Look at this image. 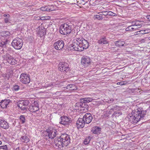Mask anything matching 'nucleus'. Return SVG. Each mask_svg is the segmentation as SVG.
I'll return each mask as SVG.
<instances>
[{
	"instance_id": "nucleus-26",
	"label": "nucleus",
	"mask_w": 150,
	"mask_h": 150,
	"mask_svg": "<svg viewBox=\"0 0 150 150\" xmlns=\"http://www.w3.org/2000/svg\"><path fill=\"white\" fill-rule=\"evenodd\" d=\"M93 99L91 98H86L81 99V102L86 104V103H89L91 102Z\"/></svg>"
},
{
	"instance_id": "nucleus-36",
	"label": "nucleus",
	"mask_w": 150,
	"mask_h": 150,
	"mask_svg": "<svg viewBox=\"0 0 150 150\" xmlns=\"http://www.w3.org/2000/svg\"><path fill=\"white\" fill-rule=\"evenodd\" d=\"M142 25L140 23H137V24H135V25L133 27L134 28H136V29L138 28H139L141 27Z\"/></svg>"
},
{
	"instance_id": "nucleus-5",
	"label": "nucleus",
	"mask_w": 150,
	"mask_h": 150,
	"mask_svg": "<svg viewBox=\"0 0 150 150\" xmlns=\"http://www.w3.org/2000/svg\"><path fill=\"white\" fill-rule=\"evenodd\" d=\"M11 45L16 50L21 48L23 44L22 39L19 38H16L13 39L11 42Z\"/></svg>"
},
{
	"instance_id": "nucleus-2",
	"label": "nucleus",
	"mask_w": 150,
	"mask_h": 150,
	"mask_svg": "<svg viewBox=\"0 0 150 150\" xmlns=\"http://www.w3.org/2000/svg\"><path fill=\"white\" fill-rule=\"evenodd\" d=\"M70 142L69 136L66 134H63L55 139L54 143L56 146L58 148H61V146L63 147L64 146H68Z\"/></svg>"
},
{
	"instance_id": "nucleus-48",
	"label": "nucleus",
	"mask_w": 150,
	"mask_h": 150,
	"mask_svg": "<svg viewBox=\"0 0 150 150\" xmlns=\"http://www.w3.org/2000/svg\"><path fill=\"white\" fill-rule=\"evenodd\" d=\"M113 101H114V99H112L108 100V103H111Z\"/></svg>"
},
{
	"instance_id": "nucleus-20",
	"label": "nucleus",
	"mask_w": 150,
	"mask_h": 150,
	"mask_svg": "<svg viewBox=\"0 0 150 150\" xmlns=\"http://www.w3.org/2000/svg\"><path fill=\"white\" fill-rule=\"evenodd\" d=\"M81 44V47L83 48V51L84 49H86L88 48L89 46L88 43L87 41L83 39Z\"/></svg>"
},
{
	"instance_id": "nucleus-44",
	"label": "nucleus",
	"mask_w": 150,
	"mask_h": 150,
	"mask_svg": "<svg viewBox=\"0 0 150 150\" xmlns=\"http://www.w3.org/2000/svg\"><path fill=\"white\" fill-rule=\"evenodd\" d=\"M46 6L45 7H43L40 8V10L42 11H46Z\"/></svg>"
},
{
	"instance_id": "nucleus-17",
	"label": "nucleus",
	"mask_w": 150,
	"mask_h": 150,
	"mask_svg": "<svg viewBox=\"0 0 150 150\" xmlns=\"http://www.w3.org/2000/svg\"><path fill=\"white\" fill-rule=\"evenodd\" d=\"M0 127L6 129L9 128V126L7 122L0 119Z\"/></svg>"
},
{
	"instance_id": "nucleus-6",
	"label": "nucleus",
	"mask_w": 150,
	"mask_h": 150,
	"mask_svg": "<svg viewBox=\"0 0 150 150\" xmlns=\"http://www.w3.org/2000/svg\"><path fill=\"white\" fill-rule=\"evenodd\" d=\"M29 103V102L28 100H21L18 101L17 103V105L22 110L24 111L28 109V107L27 106Z\"/></svg>"
},
{
	"instance_id": "nucleus-33",
	"label": "nucleus",
	"mask_w": 150,
	"mask_h": 150,
	"mask_svg": "<svg viewBox=\"0 0 150 150\" xmlns=\"http://www.w3.org/2000/svg\"><path fill=\"white\" fill-rule=\"evenodd\" d=\"M132 26L131 25L129 26L128 27L126 28L125 29V30L126 31H132L134 30H136V28L132 27Z\"/></svg>"
},
{
	"instance_id": "nucleus-16",
	"label": "nucleus",
	"mask_w": 150,
	"mask_h": 150,
	"mask_svg": "<svg viewBox=\"0 0 150 150\" xmlns=\"http://www.w3.org/2000/svg\"><path fill=\"white\" fill-rule=\"evenodd\" d=\"M83 117L82 118H78L76 122V125L77 126L81 128L83 127L84 125L86 124V122L84 121Z\"/></svg>"
},
{
	"instance_id": "nucleus-53",
	"label": "nucleus",
	"mask_w": 150,
	"mask_h": 150,
	"mask_svg": "<svg viewBox=\"0 0 150 150\" xmlns=\"http://www.w3.org/2000/svg\"><path fill=\"white\" fill-rule=\"evenodd\" d=\"M2 144V142L1 141H0V145L1 144Z\"/></svg>"
},
{
	"instance_id": "nucleus-43",
	"label": "nucleus",
	"mask_w": 150,
	"mask_h": 150,
	"mask_svg": "<svg viewBox=\"0 0 150 150\" xmlns=\"http://www.w3.org/2000/svg\"><path fill=\"white\" fill-rule=\"evenodd\" d=\"M9 17H6V18H4V22H5V23H8L9 22Z\"/></svg>"
},
{
	"instance_id": "nucleus-55",
	"label": "nucleus",
	"mask_w": 150,
	"mask_h": 150,
	"mask_svg": "<svg viewBox=\"0 0 150 150\" xmlns=\"http://www.w3.org/2000/svg\"><path fill=\"white\" fill-rule=\"evenodd\" d=\"M149 39L150 40V36L149 38Z\"/></svg>"
},
{
	"instance_id": "nucleus-27",
	"label": "nucleus",
	"mask_w": 150,
	"mask_h": 150,
	"mask_svg": "<svg viewBox=\"0 0 150 150\" xmlns=\"http://www.w3.org/2000/svg\"><path fill=\"white\" fill-rule=\"evenodd\" d=\"M75 39L76 41L75 42H76V43H78L79 45L81 44L82 42H83L82 41L83 39L81 37L79 36V37H76Z\"/></svg>"
},
{
	"instance_id": "nucleus-14",
	"label": "nucleus",
	"mask_w": 150,
	"mask_h": 150,
	"mask_svg": "<svg viewBox=\"0 0 150 150\" xmlns=\"http://www.w3.org/2000/svg\"><path fill=\"white\" fill-rule=\"evenodd\" d=\"M83 118L84 121L86 122V124H89L91 122L93 117L91 113L88 112L85 114L83 116Z\"/></svg>"
},
{
	"instance_id": "nucleus-19",
	"label": "nucleus",
	"mask_w": 150,
	"mask_h": 150,
	"mask_svg": "<svg viewBox=\"0 0 150 150\" xmlns=\"http://www.w3.org/2000/svg\"><path fill=\"white\" fill-rule=\"evenodd\" d=\"M108 41L106 38L105 37H103L101 38L98 41V43L100 45L106 44H108Z\"/></svg>"
},
{
	"instance_id": "nucleus-32",
	"label": "nucleus",
	"mask_w": 150,
	"mask_h": 150,
	"mask_svg": "<svg viewBox=\"0 0 150 150\" xmlns=\"http://www.w3.org/2000/svg\"><path fill=\"white\" fill-rule=\"evenodd\" d=\"M94 19H97L98 20H101L103 19V17L101 15H94Z\"/></svg>"
},
{
	"instance_id": "nucleus-23",
	"label": "nucleus",
	"mask_w": 150,
	"mask_h": 150,
	"mask_svg": "<svg viewBox=\"0 0 150 150\" xmlns=\"http://www.w3.org/2000/svg\"><path fill=\"white\" fill-rule=\"evenodd\" d=\"M66 88L70 90H77V88L74 84H69L66 86Z\"/></svg>"
},
{
	"instance_id": "nucleus-39",
	"label": "nucleus",
	"mask_w": 150,
	"mask_h": 150,
	"mask_svg": "<svg viewBox=\"0 0 150 150\" xmlns=\"http://www.w3.org/2000/svg\"><path fill=\"white\" fill-rule=\"evenodd\" d=\"M117 85H120V86H122L126 84V82H125V81H121L117 82Z\"/></svg>"
},
{
	"instance_id": "nucleus-45",
	"label": "nucleus",
	"mask_w": 150,
	"mask_h": 150,
	"mask_svg": "<svg viewBox=\"0 0 150 150\" xmlns=\"http://www.w3.org/2000/svg\"><path fill=\"white\" fill-rule=\"evenodd\" d=\"M137 4V3H133L132 4H131L130 5L132 7H137L136 4Z\"/></svg>"
},
{
	"instance_id": "nucleus-13",
	"label": "nucleus",
	"mask_w": 150,
	"mask_h": 150,
	"mask_svg": "<svg viewBox=\"0 0 150 150\" xmlns=\"http://www.w3.org/2000/svg\"><path fill=\"white\" fill-rule=\"evenodd\" d=\"M64 43L62 40H59L54 42V46L55 49L57 50H61L64 47Z\"/></svg>"
},
{
	"instance_id": "nucleus-41",
	"label": "nucleus",
	"mask_w": 150,
	"mask_h": 150,
	"mask_svg": "<svg viewBox=\"0 0 150 150\" xmlns=\"http://www.w3.org/2000/svg\"><path fill=\"white\" fill-rule=\"evenodd\" d=\"M4 33H3V34H4V36H9L10 35V33L8 31H5Z\"/></svg>"
},
{
	"instance_id": "nucleus-1",
	"label": "nucleus",
	"mask_w": 150,
	"mask_h": 150,
	"mask_svg": "<svg viewBox=\"0 0 150 150\" xmlns=\"http://www.w3.org/2000/svg\"><path fill=\"white\" fill-rule=\"evenodd\" d=\"M142 109L139 108L134 111H133L131 114L128 116L129 120L131 122L137 123L140 120H143L146 114V111Z\"/></svg>"
},
{
	"instance_id": "nucleus-8",
	"label": "nucleus",
	"mask_w": 150,
	"mask_h": 150,
	"mask_svg": "<svg viewBox=\"0 0 150 150\" xmlns=\"http://www.w3.org/2000/svg\"><path fill=\"white\" fill-rule=\"evenodd\" d=\"M58 69L61 71L68 73L70 69L68 64L65 62H61L58 65Z\"/></svg>"
},
{
	"instance_id": "nucleus-30",
	"label": "nucleus",
	"mask_w": 150,
	"mask_h": 150,
	"mask_svg": "<svg viewBox=\"0 0 150 150\" xmlns=\"http://www.w3.org/2000/svg\"><path fill=\"white\" fill-rule=\"evenodd\" d=\"M8 41V40L7 39L5 41H2L0 42V46L3 47H6V45Z\"/></svg>"
},
{
	"instance_id": "nucleus-49",
	"label": "nucleus",
	"mask_w": 150,
	"mask_h": 150,
	"mask_svg": "<svg viewBox=\"0 0 150 150\" xmlns=\"http://www.w3.org/2000/svg\"><path fill=\"white\" fill-rule=\"evenodd\" d=\"M146 17L148 20L150 21V15L147 16Z\"/></svg>"
},
{
	"instance_id": "nucleus-7",
	"label": "nucleus",
	"mask_w": 150,
	"mask_h": 150,
	"mask_svg": "<svg viewBox=\"0 0 150 150\" xmlns=\"http://www.w3.org/2000/svg\"><path fill=\"white\" fill-rule=\"evenodd\" d=\"M29 111L33 113H37V114H39V113L37 112L39 110V104L36 101H34V103L30 105L28 108Z\"/></svg>"
},
{
	"instance_id": "nucleus-54",
	"label": "nucleus",
	"mask_w": 150,
	"mask_h": 150,
	"mask_svg": "<svg viewBox=\"0 0 150 150\" xmlns=\"http://www.w3.org/2000/svg\"><path fill=\"white\" fill-rule=\"evenodd\" d=\"M144 40V39H142L141 40V41L142 42V41H143V40Z\"/></svg>"
},
{
	"instance_id": "nucleus-18",
	"label": "nucleus",
	"mask_w": 150,
	"mask_h": 150,
	"mask_svg": "<svg viewBox=\"0 0 150 150\" xmlns=\"http://www.w3.org/2000/svg\"><path fill=\"white\" fill-rule=\"evenodd\" d=\"M90 59L88 57H83L81 58V62L82 64L86 65L90 63Z\"/></svg>"
},
{
	"instance_id": "nucleus-9",
	"label": "nucleus",
	"mask_w": 150,
	"mask_h": 150,
	"mask_svg": "<svg viewBox=\"0 0 150 150\" xmlns=\"http://www.w3.org/2000/svg\"><path fill=\"white\" fill-rule=\"evenodd\" d=\"M20 79L21 82L25 84L29 83L30 81L29 76L27 74L23 73L21 75Z\"/></svg>"
},
{
	"instance_id": "nucleus-56",
	"label": "nucleus",
	"mask_w": 150,
	"mask_h": 150,
	"mask_svg": "<svg viewBox=\"0 0 150 150\" xmlns=\"http://www.w3.org/2000/svg\"><path fill=\"white\" fill-rule=\"evenodd\" d=\"M146 31V32H147L146 30H145Z\"/></svg>"
},
{
	"instance_id": "nucleus-12",
	"label": "nucleus",
	"mask_w": 150,
	"mask_h": 150,
	"mask_svg": "<svg viewBox=\"0 0 150 150\" xmlns=\"http://www.w3.org/2000/svg\"><path fill=\"white\" fill-rule=\"evenodd\" d=\"M61 121L59 123L63 125H68L71 122V119L67 116H63L60 117Z\"/></svg>"
},
{
	"instance_id": "nucleus-42",
	"label": "nucleus",
	"mask_w": 150,
	"mask_h": 150,
	"mask_svg": "<svg viewBox=\"0 0 150 150\" xmlns=\"http://www.w3.org/2000/svg\"><path fill=\"white\" fill-rule=\"evenodd\" d=\"M140 23V22L138 21H133L132 22V25H131L132 26L134 27L135 24H137V23Z\"/></svg>"
},
{
	"instance_id": "nucleus-50",
	"label": "nucleus",
	"mask_w": 150,
	"mask_h": 150,
	"mask_svg": "<svg viewBox=\"0 0 150 150\" xmlns=\"http://www.w3.org/2000/svg\"><path fill=\"white\" fill-rule=\"evenodd\" d=\"M54 83H50L48 84V86H51L53 85L54 86Z\"/></svg>"
},
{
	"instance_id": "nucleus-25",
	"label": "nucleus",
	"mask_w": 150,
	"mask_h": 150,
	"mask_svg": "<svg viewBox=\"0 0 150 150\" xmlns=\"http://www.w3.org/2000/svg\"><path fill=\"white\" fill-rule=\"evenodd\" d=\"M125 43L124 41H117L115 42V45L119 47L124 46V44Z\"/></svg>"
},
{
	"instance_id": "nucleus-34",
	"label": "nucleus",
	"mask_w": 150,
	"mask_h": 150,
	"mask_svg": "<svg viewBox=\"0 0 150 150\" xmlns=\"http://www.w3.org/2000/svg\"><path fill=\"white\" fill-rule=\"evenodd\" d=\"M46 11H52L54 10L53 8H52L53 6H46Z\"/></svg>"
},
{
	"instance_id": "nucleus-29",
	"label": "nucleus",
	"mask_w": 150,
	"mask_h": 150,
	"mask_svg": "<svg viewBox=\"0 0 150 150\" xmlns=\"http://www.w3.org/2000/svg\"><path fill=\"white\" fill-rule=\"evenodd\" d=\"M19 119L21 123L24 124L25 122V119L24 115H21L19 117Z\"/></svg>"
},
{
	"instance_id": "nucleus-38",
	"label": "nucleus",
	"mask_w": 150,
	"mask_h": 150,
	"mask_svg": "<svg viewBox=\"0 0 150 150\" xmlns=\"http://www.w3.org/2000/svg\"><path fill=\"white\" fill-rule=\"evenodd\" d=\"M99 15H107V11H103L101 12H98V13Z\"/></svg>"
},
{
	"instance_id": "nucleus-3",
	"label": "nucleus",
	"mask_w": 150,
	"mask_h": 150,
	"mask_svg": "<svg viewBox=\"0 0 150 150\" xmlns=\"http://www.w3.org/2000/svg\"><path fill=\"white\" fill-rule=\"evenodd\" d=\"M57 132L55 129L50 128L43 132V138L46 140L53 139L57 134Z\"/></svg>"
},
{
	"instance_id": "nucleus-40",
	"label": "nucleus",
	"mask_w": 150,
	"mask_h": 150,
	"mask_svg": "<svg viewBox=\"0 0 150 150\" xmlns=\"http://www.w3.org/2000/svg\"><path fill=\"white\" fill-rule=\"evenodd\" d=\"M3 149L4 150H8V148L6 145H5L3 146H0V149Z\"/></svg>"
},
{
	"instance_id": "nucleus-11",
	"label": "nucleus",
	"mask_w": 150,
	"mask_h": 150,
	"mask_svg": "<svg viewBox=\"0 0 150 150\" xmlns=\"http://www.w3.org/2000/svg\"><path fill=\"white\" fill-rule=\"evenodd\" d=\"M81 44L79 45L76 42H74L71 45L70 50L73 51H83V48L81 47Z\"/></svg>"
},
{
	"instance_id": "nucleus-10",
	"label": "nucleus",
	"mask_w": 150,
	"mask_h": 150,
	"mask_svg": "<svg viewBox=\"0 0 150 150\" xmlns=\"http://www.w3.org/2000/svg\"><path fill=\"white\" fill-rule=\"evenodd\" d=\"M5 59L9 64L14 65L17 63L16 60L12 56L9 54H7L5 56Z\"/></svg>"
},
{
	"instance_id": "nucleus-52",
	"label": "nucleus",
	"mask_w": 150,
	"mask_h": 150,
	"mask_svg": "<svg viewBox=\"0 0 150 150\" xmlns=\"http://www.w3.org/2000/svg\"><path fill=\"white\" fill-rule=\"evenodd\" d=\"M66 1H68V0H65L64 1L66 2Z\"/></svg>"
},
{
	"instance_id": "nucleus-28",
	"label": "nucleus",
	"mask_w": 150,
	"mask_h": 150,
	"mask_svg": "<svg viewBox=\"0 0 150 150\" xmlns=\"http://www.w3.org/2000/svg\"><path fill=\"white\" fill-rule=\"evenodd\" d=\"M101 129L99 127H96L94 128L93 133L94 134H98L100 133Z\"/></svg>"
},
{
	"instance_id": "nucleus-46",
	"label": "nucleus",
	"mask_w": 150,
	"mask_h": 150,
	"mask_svg": "<svg viewBox=\"0 0 150 150\" xmlns=\"http://www.w3.org/2000/svg\"><path fill=\"white\" fill-rule=\"evenodd\" d=\"M89 141H88L86 139H85L84 141V144H87L89 143Z\"/></svg>"
},
{
	"instance_id": "nucleus-4",
	"label": "nucleus",
	"mask_w": 150,
	"mask_h": 150,
	"mask_svg": "<svg viewBox=\"0 0 150 150\" xmlns=\"http://www.w3.org/2000/svg\"><path fill=\"white\" fill-rule=\"evenodd\" d=\"M72 25L69 23H64L62 24L60 27L59 32L62 35H67L74 32Z\"/></svg>"
},
{
	"instance_id": "nucleus-24",
	"label": "nucleus",
	"mask_w": 150,
	"mask_h": 150,
	"mask_svg": "<svg viewBox=\"0 0 150 150\" xmlns=\"http://www.w3.org/2000/svg\"><path fill=\"white\" fill-rule=\"evenodd\" d=\"M148 32H146L145 30H141L137 31L134 33V35H139V36H141L142 35L147 33Z\"/></svg>"
},
{
	"instance_id": "nucleus-47",
	"label": "nucleus",
	"mask_w": 150,
	"mask_h": 150,
	"mask_svg": "<svg viewBox=\"0 0 150 150\" xmlns=\"http://www.w3.org/2000/svg\"><path fill=\"white\" fill-rule=\"evenodd\" d=\"M3 16L4 17H10V15L8 14H5L3 15Z\"/></svg>"
},
{
	"instance_id": "nucleus-37",
	"label": "nucleus",
	"mask_w": 150,
	"mask_h": 150,
	"mask_svg": "<svg viewBox=\"0 0 150 150\" xmlns=\"http://www.w3.org/2000/svg\"><path fill=\"white\" fill-rule=\"evenodd\" d=\"M13 89L15 91H18L20 89V86L17 85L15 84L13 86Z\"/></svg>"
},
{
	"instance_id": "nucleus-51",
	"label": "nucleus",
	"mask_w": 150,
	"mask_h": 150,
	"mask_svg": "<svg viewBox=\"0 0 150 150\" xmlns=\"http://www.w3.org/2000/svg\"><path fill=\"white\" fill-rule=\"evenodd\" d=\"M118 114H119L120 115L122 114V113L121 112H118Z\"/></svg>"
},
{
	"instance_id": "nucleus-22",
	"label": "nucleus",
	"mask_w": 150,
	"mask_h": 150,
	"mask_svg": "<svg viewBox=\"0 0 150 150\" xmlns=\"http://www.w3.org/2000/svg\"><path fill=\"white\" fill-rule=\"evenodd\" d=\"M20 139L23 143H27L29 142L30 141L29 137L26 135L21 136Z\"/></svg>"
},
{
	"instance_id": "nucleus-21",
	"label": "nucleus",
	"mask_w": 150,
	"mask_h": 150,
	"mask_svg": "<svg viewBox=\"0 0 150 150\" xmlns=\"http://www.w3.org/2000/svg\"><path fill=\"white\" fill-rule=\"evenodd\" d=\"M88 106V105L87 104H85L81 102V99L80 102L76 103L75 105V107H77V108H79V107L86 108Z\"/></svg>"
},
{
	"instance_id": "nucleus-35",
	"label": "nucleus",
	"mask_w": 150,
	"mask_h": 150,
	"mask_svg": "<svg viewBox=\"0 0 150 150\" xmlns=\"http://www.w3.org/2000/svg\"><path fill=\"white\" fill-rule=\"evenodd\" d=\"M107 15L111 16H117L116 13H114L111 11H109L107 12Z\"/></svg>"
},
{
	"instance_id": "nucleus-15",
	"label": "nucleus",
	"mask_w": 150,
	"mask_h": 150,
	"mask_svg": "<svg viewBox=\"0 0 150 150\" xmlns=\"http://www.w3.org/2000/svg\"><path fill=\"white\" fill-rule=\"evenodd\" d=\"M11 102V101L9 99L2 100L0 102V106L2 108H6L7 107L8 105Z\"/></svg>"
},
{
	"instance_id": "nucleus-31",
	"label": "nucleus",
	"mask_w": 150,
	"mask_h": 150,
	"mask_svg": "<svg viewBox=\"0 0 150 150\" xmlns=\"http://www.w3.org/2000/svg\"><path fill=\"white\" fill-rule=\"evenodd\" d=\"M39 34L40 37H42L46 34V31L45 29H41L39 31Z\"/></svg>"
}]
</instances>
